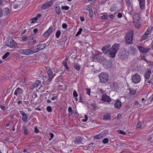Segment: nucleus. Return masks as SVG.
I'll use <instances>...</instances> for the list:
<instances>
[{
  "instance_id": "f257e3e1",
  "label": "nucleus",
  "mask_w": 153,
  "mask_h": 153,
  "mask_svg": "<svg viewBox=\"0 0 153 153\" xmlns=\"http://www.w3.org/2000/svg\"><path fill=\"white\" fill-rule=\"evenodd\" d=\"M120 49V45L119 44L114 45L109 51L110 57L113 58L115 57L116 54Z\"/></svg>"
},
{
  "instance_id": "f03ea898",
  "label": "nucleus",
  "mask_w": 153,
  "mask_h": 153,
  "mask_svg": "<svg viewBox=\"0 0 153 153\" xmlns=\"http://www.w3.org/2000/svg\"><path fill=\"white\" fill-rule=\"evenodd\" d=\"M132 18L134 25L136 28H138L140 25L139 22L140 18V14L138 13L134 14L132 16Z\"/></svg>"
},
{
  "instance_id": "7ed1b4c3",
  "label": "nucleus",
  "mask_w": 153,
  "mask_h": 153,
  "mask_svg": "<svg viewBox=\"0 0 153 153\" xmlns=\"http://www.w3.org/2000/svg\"><path fill=\"white\" fill-rule=\"evenodd\" d=\"M6 45L11 48H15L17 46V43L10 37L7 38L5 42Z\"/></svg>"
},
{
  "instance_id": "20e7f679",
  "label": "nucleus",
  "mask_w": 153,
  "mask_h": 153,
  "mask_svg": "<svg viewBox=\"0 0 153 153\" xmlns=\"http://www.w3.org/2000/svg\"><path fill=\"white\" fill-rule=\"evenodd\" d=\"M133 31L131 30L126 33L125 40L127 44H132V39L133 36Z\"/></svg>"
},
{
  "instance_id": "39448f33",
  "label": "nucleus",
  "mask_w": 153,
  "mask_h": 153,
  "mask_svg": "<svg viewBox=\"0 0 153 153\" xmlns=\"http://www.w3.org/2000/svg\"><path fill=\"white\" fill-rule=\"evenodd\" d=\"M33 48H31V49H21L18 50V52L20 54L24 55H29L35 53Z\"/></svg>"
},
{
  "instance_id": "423d86ee",
  "label": "nucleus",
  "mask_w": 153,
  "mask_h": 153,
  "mask_svg": "<svg viewBox=\"0 0 153 153\" xmlns=\"http://www.w3.org/2000/svg\"><path fill=\"white\" fill-rule=\"evenodd\" d=\"M100 82L102 83L107 82L109 79L108 75L105 73H101L99 75Z\"/></svg>"
},
{
  "instance_id": "0eeeda50",
  "label": "nucleus",
  "mask_w": 153,
  "mask_h": 153,
  "mask_svg": "<svg viewBox=\"0 0 153 153\" xmlns=\"http://www.w3.org/2000/svg\"><path fill=\"white\" fill-rule=\"evenodd\" d=\"M129 55V52L125 49H122L119 52V57L121 59H126L128 57Z\"/></svg>"
},
{
  "instance_id": "6e6552de",
  "label": "nucleus",
  "mask_w": 153,
  "mask_h": 153,
  "mask_svg": "<svg viewBox=\"0 0 153 153\" xmlns=\"http://www.w3.org/2000/svg\"><path fill=\"white\" fill-rule=\"evenodd\" d=\"M46 71L48 74V80L50 81H52L53 79L56 75L55 74H53L50 68H47Z\"/></svg>"
},
{
  "instance_id": "1a4fd4ad",
  "label": "nucleus",
  "mask_w": 153,
  "mask_h": 153,
  "mask_svg": "<svg viewBox=\"0 0 153 153\" xmlns=\"http://www.w3.org/2000/svg\"><path fill=\"white\" fill-rule=\"evenodd\" d=\"M131 80L134 83H138L141 80L140 76L137 73L135 74L132 76Z\"/></svg>"
},
{
  "instance_id": "9d476101",
  "label": "nucleus",
  "mask_w": 153,
  "mask_h": 153,
  "mask_svg": "<svg viewBox=\"0 0 153 153\" xmlns=\"http://www.w3.org/2000/svg\"><path fill=\"white\" fill-rule=\"evenodd\" d=\"M46 45L45 44H41L33 47V48L34 53H36L42 50L45 48Z\"/></svg>"
},
{
  "instance_id": "9b49d317",
  "label": "nucleus",
  "mask_w": 153,
  "mask_h": 153,
  "mask_svg": "<svg viewBox=\"0 0 153 153\" xmlns=\"http://www.w3.org/2000/svg\"><path fill=\"white\" fill-rule=\"evenodd\" d=\"M107 130H104L101 132L100 133L97 135H96L94 136V138L95 139H100L104 137L108 133Z\"/></svg>"
},
{
  "instance_id": "f8f14e48",
  "label": "nucleus",
  "mask_w": 153,
  "mask_h": 153,
  "mask_svg": "<svg viewBox=\"0 0 153 153\" xmlns=\"http://www.w3.org/2000/svg\"><path fill=\"white\" fill-rule=\"evenodd\" d=\"M53 4V1H50L44 4L41 7V8L44 10H45L51 7Z\"/></svg>"
},
{
  "instance_id": "ddd939ff",
  "label": "nucleus",
  "mask_w": 153,
  "mask_h": 153,
  "mask_svg": "<svg viewBox=\"0 0 153 153\" xmlns=\"http://www.w3.org/2000/svg\"><path fill=\"white\" fill-rule=\"evenodd\" d=\"M138 48L139 51L140 53H145L148 52L149 51V48H146L142 46H137Z\"/></svg>"
},
{
  "instance_id": "4468645a",
  "label": "nucleus",
  "mask_w": 153,
  "mask_h": 153,
  "mask_svg": "<svg viewBox=\"0 0 153 153\" xmlns=\"http://www.w3.org/2000/svg\"><path fill=\"white\" fill-rule=\"evenodd\" d=\"M102 100L104 102H110L111 100L110 97L105 94H104L102 95Z\"/></svg>"
},
{
  "instance_id": "2eb2a0df",
  "label": "nucleus",
  "mask_w": 153,
  "mask_h": 153,
  "mask_svg": "<svg viewBox=\"0 0 153 153\" xmlns=\"http://www.w3.org/2000/svg\"><path fill=\"white\" fill-rule=\"evenodd\" d=\"M110 47L111 46L110 45L104 46L102 49V51L103 53L105 54L107 53L110 49Z\"/></svg>"
},
{
  "instance_id": "dca6fc26",
  "label": "nucleus",
  "mask_w": 153,
  "mask_h": 153,
  "mask_svg": "<svg viewBox=\"0 0 153 153\" xmlns=\"http://www.w3.org/2000/svg\"><path fill=\"white\" fill-rule=\"evenodd\" d=\"M20 113L22 116V120L25 122H27V117L25 113L23 111H20Z\"/></svg>"
},
{
  "instance_id": "f3484780",
  "label": "nucleus",
  "mask_w": 153,
  "mask_h": 153,
  "mask_svg": "<svg viewBox=\"0 0 153 153\" xmlns=\"http://www.w3.org/2000/svg\"><path fill=\"white\" fill-rule=\"evenodd\" d=\"M121 106L122 104L121 102L119 100H117L114 105L115 108L119 109L121 108Z\"/></svg>"
},
{
  "instance_id": "a211bd4d",
  "label": "nucleus",
  "mask_w": 153,
  "mask_h": 153,
  "mask_svg": "<svg viewBox=\"0 0 153 153\" xmlns=\"http://www.w3.org/2000/svg\"><path fill=\"white\" fill-rule=\"evenodd\" d=\"M151 74V70L150 69H148L144 74V77L146 79H149Z\"/></svg>"
},
{
  "instance_id": "6ab92c4d",
  "label": "nucleus",
  "mask_w": 153,
  "mask_h": 153,
  "mask_svg": "<svg viewBox=\"0 0 153 153\" xmlns=\"http://www.w3.org/2000/svg\"><path fill=\"white\" fill-rule=\"evenodd\" d=\"M23 92V90L22 89L19 88H18L16 89L14 92V95H19L21 94Z\"/></svg>"
},
{
  "instance_id": "aec40b11",
  "label": "nucleus",
  "mask_w": 153,
  "mask_h": 153,
  "mask_svg": "<svg viewBox=\"0 0 153 153\" xmlns=\"http://www.w3.org/2000/svg\"><path fill=\"white\" fill-rule=\"evenodd\" d=\"M137 51L136 48L134 47L131 46L130 47L129 51L130 52L131 54L134 55L135 54Z\"/></svg>"
},
{
  "instance_id": "412c9836",
  "label": "nucleus",
  "mask_w": 153,
  "mask_h": 153,
  "mask_svg": "<svg viewBox=\"0 0 153 153\" xmlns=\"http://www.w3.org/2000/svg\"><path fill=\"white\" fill-rule=\"evenodd\" d=\"M140 8L142 10L144 9L145 7V0H138Z\"/></svg>"
},
{
  "instance_id": "4be33fe9",
  "label": "nucleus",
  "mask_w": 153,
  "mask_h": 153,
  "mask_svg": "<svg viewBox=\"0 0 153 153\" xmlns=\"http://www.w3.org/2000/svg\"><path fill=\"white\" fill-rule=\"evenodd\" d=\"M111 115L108 113L105 114L103 116V119L109 120H111Z\"/></svg>"
},
{
  "instance_id": "5701e85b",
  "label": "nucleus",
  "mask_w": 153,
  "mask_h": 153,
  "mask_svg": "<svg viewBox=\"0 0 153 153\" xmlns=\"http://www.w3.org/2000/svg\"><path fill=\"white\" fill-rule=\"evenodd\" d=\"M83 140L81 137H78L75 140V143L76 144H79L81 143L82 142Z\"/></svg>"
},
{
  "instance_id": "b1692460",
  "label": "nucleus",
  "mask_w": 153,
  "mask_h": 153,
  "mask_svg": "<svg viewBox=\"0 0 153 153\" xmlns=\"http://www.w3.org/2000/svg\"><path fill=\"white\" fill-rule=\"evenodd\" d=\"M22 128L23 129L24 132V134L26 135H27L28 134V132L27 130V126L25 125H23Z\"/></svg>"
},
{
  "instance_id": "393cba45",
  "label": "nucleus",
  "mask_w": 153,
  "mask_h": 153,
  "mask_svg": "<svg viewBox=\"0 0 153 153\" xmlns=\"http://www.w3.org/2000/svg\"><path fill=\"white\" fill-rule=\"evenodd\" d=\"M21 4V2L19 1H16L13 4V7L14 8L16 9L18 8Z\"/></svg>"
},
{
  "instance_id": "a878e982",
  "label": "nucleus",
  "mask_w": 153,
  "mask_h": 153,
  "mask_svg": "<svg viewBox=\"0 0 153 153\" xmlns=\"http://www.w3.org/2000/svg\"><path fill=\"white\" fill-rule=\"evenodd\" d=\"M40 83L41 82L39 80H36L34 83H33L32 85L34 87H36L38 86Z\"/></svg>"
},
{
  "instance_id": "bb28decb",
  "label": "nucleus",
  "mask_w": 153,
  "mask_h": 153,
  "mask_svg": "<svg viewBox=\"0 0 153 153\" xmlns=\"http://www.w3.org/2000/svg\"><path fill=\"white\" fill-rule=\"evenodd\" d=\"M9 9L8 7H6L4 8L3 10L4 15L5 16H7V15L9 13Z\"/></svg>"
},
{
  "instance_id": "cd10ccee",
  "label": "nucleus",
  "mask_w": 153,
  "mask_h": 153,
  "mask_svg": "<svg viewBox=\"0 0 153 153\" xmlns=\"http://www.w3.org/2000/svg\"><path fill=\"white\" fill-rule=\"evenodd\" d=\"M55 10L56 11V13L58 15L60 14L61 13V10L60 7L59 6H56L55 7Z\"/></svg>"
},
{
  "instance_id": "c85d7f7f",
  "label": "nucleus",
  "mask_w": 153,
  "mask_h": 153,
  "mask_svg": "<svg viewBox=\"0 0 153 153\" xmlns=\"http://www.w3.org/2000/svg\"><path fill=\"white\" fill-rule=\"evenodd\" d=\"M83 8L84 9L88 11H89L92 10L91 6L90 5H87L85 6Z\"/></svg>"
},
{
  "instance_id": "c756f323",
  "label": "nucleus",
  "mask_w": 153,
  "mask_h": 153,
  "mask_svg": "<svg viewBox=\"0 0 153 153\" xmlns=\"http://www.w3.org/2000/svg\"><path fill=\"white\" fill-rule=\"evenodd\" d=\"M128 90L129 94L131 95H134L136 93V91L133 89L129 88Z\"/></svg>"
},
{
  "instance_id": "7c9ffc66",
  "label": "nucleus",
  "mask_w": 153,
  "mask_h": 153,
  "mask_svg": "<svg viewBox=\"0 0 153 153\" xmlns=\"http://www.w3.org/2000/svg\"><path fill=\"white\" fill-rule=\"evenodd\" d=\"M37 20V19L36 17L33 18L32 19H29V21L30 22V23H33L35 22Z\"/></svg>"
},
{
  "instance_id": "2f4dec72",
  "label": "nucleus",
  "mask_w": 153,
  "mask_h": 153,
  "mask_svg": "<svg viewBox=\"0 0 153 153\" xmlns=\"http://www.w3.org/2000/svg\"><path fill=\"white\" fill-rule=\"evenodd\" d=\"M74 68L77 71H79L80 68V66L76 64H74Z\"/></svg>"
},
{
  "instance_id": "473e14b6",
  "label": "nucleus",
  "mask_w": 153,
  "mask_h": 153,
  "mask_svg": "<svg viewBox=\"0 0 153 153\" xmlns=\"http://www.w3.org/2000/svg\"><path fill=\"white\" fill-rule=\"evenodd\" d=\"M151 32V30L150 28H148L147 30L146 31L144 34L146 36H148V35Z\"/></svg>"
},
{
  "instance_id": "72a5a7b5",
  "label": "nucleus",
  "mask_w": 153,
  "mask_h": 153,
  "mask_svg": "<svg viewBox=\"0 0 153 153\" xmlns=\"http://www.w3.org/2000/svg\"><path fill=\"white\" fill-rule=\"evenodd\" d=\"M61 35L60 31L58 30L56 33V36L57 38H59Z\"/></svg>"
},
{
  "instance_id": "f704fd0d",
  "label": "nucleus",
  "mask_w": 153,
  "mask_h": 153,
  "mask_svg": "<svg viewBox=\"0 0 153 153\" xmlns=\"http://www.w3.org/2000/svg\"><path fill=\"white\" fill-rule=\"evenodd\" d=\"M148 37V36H146V35H145V34H144L143 36H142L140 40L141 41H143L144 40L146 39Z\"/></svg>"
},
{
  "instance_id": "c9c22d12",
  "label": "nucleus",
  "mask_w": 153,
  "mask_h": 153,
  "mask_svg": "<svg viewBox=\"0 0 153 153\" xmlns=\"http://www.w3.org/2000/svg\"><path fill=\"white\" fill-rule=\"evenodd\" d=\"M10 53L9 52H7L5 53L4 55L2 57V59H6L9 55Z\"/></svg>"
},
{
  "instance_id": "e433bc0d",
  "label": "nucleus",
  "mask_w": 153,
  "mask_h": 153,
  "mask_svg": "<svg viewBox=\"0 0 153 153\" xmlns=\"http://www.w3.org/2000/svg\"><path fill=\"white\" fill-rule=\"evenodd\" d=\"M117 131L119 133L121 134H122L123 135H126V133L125 132L120 130H118Z\"/></svg>"
},
{
  "instance_id": "4c0bfd02",
  "label": "nucleus",
  "mask_w": 153,
  "mask_h": 153,
  "mask_svg": "<svg viewBox=\"0 0 153 153\" xmlns=\"http://www.w3.org/2000/svg\"><path fill=\"white\" fill-rule=\"evenodd\" d=\"M93 11L92 10H91L90 11H89V13L88 14V16H89L91 18L93 17Z\"/></svg>"
},
{
  "instance_id": "58836bf2",
  "label": "nucleus",
  "mask_w": 153,
  "mask_h": 153,
  "mask_svg": "<svg viewBox=\"0 0 153 153\" xmlns=\"http://www.w3.org/2000/svg\"><path fill=\"white\" fill-rule=\"evenodd\" d=\"M99 56L97 55H94L93 56V59L94 61H96L97 59V58H98Z\"/></svg>"
},
{
  "instance_id": "ea45409f",
  "label": "nucleus",
  "mask_w": 153,
  "mask_h": 153,
  "mask_svg": "<svg viewBox=\"0 0 153 153\" xmlns=\"http://www.w3.org/2000/svg\"><path fill=\"white\" fill-rule=\"evenodd\" d=\"M52 69L54 72V74H55V73H58L59 71V70L57 68H52Z\"/></svg>"
},
{
  "instance_id": "a19ab883",
  "label": "nucleus",
  "mask_w": 153,
  "mask_h": 153,
  "mask_svg": "<svg viewBox=\"0 0 153 153\" xmlns=\"http://www.w3.org/2000/svg\"><path fill=\"white\" fill-rule=\"evenodd\" d=\"M69 8V7L67 6H62L61 7L62 10H68Z\"/></svg>"
},
{
  "instance_id": "79ce46f5",
  "label": "nucleus",
  "mask_w": 153,
  "mask_h": 153,
  "mask_svg": "<svg viewBox=\"0 0 153 153\" xmlns=\"http://www.w3.org/2000/svg\"><path fill=\"white\" fill-rule=\"evenodd\" d=\"M37 97V95L36 92H34L32 95V97L33 99H34Z\"/></svg>"
},
{
  "instance_id": "37998d69",
  "label": "nucleus",
  "mask_w": 153,
  "mask_h": 153,
  "mask_svg": "<svg viewBox=\"0 0 153 153\" xmlns=\"http://www.w3.org/2000/svg\"><path fill=\"white\" fill-rule=\"evenodd\" d=\"M82 28H80L79 29V30L78 31L77 33L76 34V36H78L79 35H80V34H81V32H82Z\"/></svg>"
},
{
  "instance_id": "c03bdc74",
  "label": "nucleus",
  "mask_w": 153,
  "mask_h": 153,
  "mask_svg": "<svg viewBox=\"0 0 153 153\" xmlns=\"http://www.w3.org/2000/svg\"><path fill=\"white\" fill-rule=\"evenodd\" d=\"M53 30V27L52 26H51L48 31H47L49 34H50L52 32Z\"/></svg>"
},
{
  "instance_id": "a18cd8bd",
  "label": "nucleus",
  "mask_w": 153,
  "mask_h": 153,
  "mask_svg": "<svg viewBox=\"0 0 153 153\" xmlns=\"http://www.w3.org/2000/svg\"><path fill=\"white\" fill-rule=\"evenodd\" d=\"M108 142V139L107 138H104L102 141V143L104 144L107 143Z\"/></svg>"
},
{
  "instance_id": "49530a36",
  "label": "nucleus",
  "mask_w": 153,
  "mask_h": 153,
  "mask_svg": "<svg viewBox=\"0 0 153 153\" xmlns=\"http://www.w3.org/2000/svg\"><path fill=\"white\" fill-rule=\"evenodd\" d=\"M68 111L70 114H72L74 113L73 112L72 108L71 107H69L68 108Z\"/></svg>"
},
{
  "instance_id": "de8ad7c7",
  "label": "nucleus",
  "mask_w": 153,
  "mask_h": 153,
  "mask_svg": "<svg viewBox=\"0 0 153 153\" xmlns=\"http://www.w3.org/2000/svg\"><path fill=\"white\" fill-rule=\"evenodd\" d=\"M85 119H83L82 120V121L83 122H86L87 121L88 119V116L86 115H85Z\"/></svg>"
},
{
  "instance_id": "09e8293b",
  "label": "nucleus",
  "mask_w": 153,
  "mask_h": 153,
  "mask_svg": "<svg viewBox=\"0 0 153 153\" xmlns=\"http://www.w3.org/2000/svg\"><path fill=\"white\" fill-rule=\"evenodd\" d=\"M47 110L49 112H51L52 111L51 107L50 106H48L47 107Z\"/></svg>"
},
{
  "instance_id": "8fccbe9b",
  "label": "nucleus",
  "mask_w": 153,
  "mask_h": 153,
  "mask_svg": "<svg viewBox=\"0 0 153 153\" xmlns=\"http://www.w3.org/2000/svg\"><path fill=\"white\" fill-rule=\"evenodd\" d=\"M108 19V17L106 15H103L101 17V19H102L105 20V19Z\"/></svg>"
},
{
  "instance_id": "3c124183",
  "label": "nucleus",
  "mask_w": 153,
  "mask_h": 153,
  "mask_svg": "<svg viewBox=\"0 0 153 153\" xmlns=\"http://www.w3.org/2000/svg\"><path fill=\"white\" fill-rule=\"evenodd\" d=\"M73 96L76 97H77L78 96V94L76 92V91L75 90H74L73 91Z\"/></svg>"
},
{
  "instance_id": "603ef678",
  "label": "nucleus",
  "mask_w": 153,
  "mask_h": 153,
  "mask_svg": "<svg viewBox=\"0 0 153 153\" xmlns=\"http://www.w3.org/2000/svg\"><path fill=\"white\" fill-rule=\"evenodd\" d=\"M126 0V2L128 6L129 7H130L131 5V3H130V0Z\"/></svg>"
},
{
  "instance_id": "864d4df0",
  "label": "nucleus",
  "mask_w": 153,
  "mask_h": 153,
  "mask_svg": "<svg viewBox=\"0 0 153 153\" xmlns=\"http://www.w3.org/2000/svg\"><path fill=\"white\" fill-rule=\"evenodd\" d=\"M116 8L114 6L111 7L110 9V10L112 12H114Z\"/></svg>"
},
{
  "instance_id": "5fc2aeb1",
  "label": "nucleus",
  "mask_w": 153,
  "mask_h": 153,
  "mask_svg": "<svg viewBox=\"0 0 153 153\" xmlns=\"http://www.w3.org/2000/svg\"><path fill=\"white\" fill-rule=\"evenodd\" d=\"M27 36L22 37V40L23 41H24V42L27 39Z\"/></svg>"
},
{
  "instance_id": "6e6d98bb",
  "label": "nucleus",
  "mask_w": 153,
  "mask_h": 153,
  "mask_svg": "<svg viewBox=\"0 0 153 153\" xmlns=\"http://www.w3.org/2000/svg\"><path fill=\"white\" fill-rule=\"evenodd\" d=\"M50 34L48 33L47 31L45 32L43 34V36L45 37H48Z\"/></svg>"
},
{
  "instance_id": "4d7b16f0",
  "label": "nucleus",
  "mask_w": 153,
  "mask_h": 153,
  "mask_svg": "<svg viewBox=\"0 0 153 153\" xmlns=\"http://www.w3.org/2000/svg\"><path fill=\"white\" fill-rule=\"evenodd\" d=\"M7 78L6 76L5 75H3L1 77V79L2 81L4 80Z\"/></svg>"
},
{
  "instance_id": "13d9d810",
  "label": "nucleus",
  "mask_w": 153,
  "mask_h": 153,
  "mask_svg": "<svg viewBox=\"0 0 153 153\" xmlns=\"http://www.w3.org/2000/svg\"><path fill=\"white\" fill-rule=\"evenodd\" d=\"M50 136V138H49V140H51L54 137V134L52 133H50L49 134Z\"/></svg>"
},
{
  "instance_id": "bf43d9fd",
  "label": "nucleus",
  "mask_w": 153,
  "mask_h": 153,
  "mask_svg": "<svg viewBox=\"0 0 153 153\" xmlns=\"http://www.w3.org/2000/svg\"><path fill=\"white\" fill-rule=\"evenodd\" d=\"M141 126H142V124L140 122L138 123L137 124V128H140L141 127Z\"/></svg>"
},
{
  "instance_id": "052dcab7",
  "label": "nucleus",
  "mask_w": 153,
  "mask_h": 153,
  "mask_svg": "<svg viewBox=\"0 0 153 153\" xmlns=\"http://www.w3.org/2000/svg\"><path fill=\"white\" fill-rule=\"evenodd\" d=\"M0 108L4 111L5 110V107L2 105H0Z\"/></svg>"
},
{
  "instance_id": "680f3d73",
  "label": "nucleus",
  "mask_w": 153,
  "mask_h": 153,
  "mask_svg": "<svg viewBox=\"0 0 153 153\" xmlns=\"http://www.w3.org/2000/svg\"><path fill=\"white\" fill-rule=\"evenodd\" d=\"M122 16V14L121 13H119L117 14V17L119 18H121Z\"/></svg>"
},
{
  "instance_id": "e2e57ef3",
  "label": "nucleus",
  "mask_w": 153,
  "mask_h": 153,
  "mask_svg": "<svg viewBox=\"0 0 153 153\" xmlns=\"http://www.w3.org/2000/svg\"><path fill=\"white\" fill-rule=\"evenodd\" d=\"M34 129H35V132L36 133H38L39 132V130L36 127H34Z\"/></svg>"
},
{
  "instance_id": "0e129e2a",
  "label": "nucleus",
  "mask_w": 153,
  "mask_h": 153,
  "mask_svg": "<svg viewBox=\"0 0 153 153\" xmlns=\"http://www.w3.org/2000/svg\"><path fill=\"white\" fill-rule=\"evenodd\" d=\"M67 27V25L66 24L64 23L62 25V27L63 28H65Z\"/></svg>"
},
{
  "instance_id": "69168bd1",
  "label": "nucleus",
  "mask_w": 153,
  "mask_h": 153,
  "mask_svg": "<svg viewBox=\"0 0 153 153\" xmlns=\"http://www.w3.org/2000/svg\"><path fill=\"white\" fill-rule=\"evenodd\" d=\"M86 93L88 94L89 95H90V93L91 92L90 90L89 89H86Z\"/></svg>"
},
{
  "instance_id": "338daca9",
  "label": "nucleus",
  "mask_w": 153,
  "mask_h": 153,
  "mask_svg": "<svg viewBox=\"0 0 153 153\" xmlns=\"http://www.w3.org/2000/svg\"><path fill=\"white\" fill-rule=\"evenodd\" d=\"M36 42V40H31V39H30L29 42V43H30V42H32V43H35Z\"/></svg>"
},
{
  "instance_id": "774afa93",
  "label": "nucleus",
  "mask_w": 153,
  "mask_h": 153,
  "mask_svg": "<svg viewBox=\"0 0 153 153\" xmlns=\"http://www.w3.org/2000/svg\"><path fill=\"white\" fill-rule=\"evenodd\" d=\"M38 31V29L37 28H35L33 30V32L34 33L36 34V33Z\"/></svg>"
}]
</instances>
